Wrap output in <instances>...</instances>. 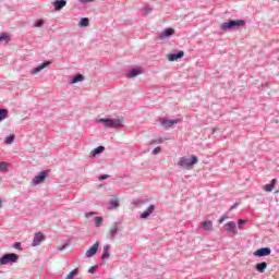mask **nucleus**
<instances>
[{
  "instance_id": "25",
  "label": "nucleus",
  "mask_w": 279,
  "mask_h": 279,
  "mask_svg": "<svg viewBox=\"0 0 279 279\" xmlns=\"http://www.w3.org/2000/svg\"><path fill=\"white\" fill-rule=\"evenodd\" d=\"M89 23H90V20H88V17H83L78 22V27H88Z\"/></svg>"
},
{
  "instance_id": "9",
  "label": "nucleus",
  "mask_w": 279,
  "mask_h": 279,
  "mask_svg": "<svg viewBox=\"0 0 279 279\" xmlns=\"http://www.w3.org/2000/svg\"><path fill=\"white\" fill-rule=\"evenodd\" d=\"M254 256H257L258 258H263V256H269L271 254V248L269 247H262L255 251Z\"/></svg>"
},
{
  "instance_id": "34",
  "label": "nucleus",
  "mask_w": 279,
  "mask_h": 279,
  "mask_svg": "<svg viewBox=\"0 0 279 279\" xmlns=\"http://www.w3.org/2000/svg\"><path fill=\"white\" fill-rule=\"evenodd\" d=\"M160 151H161L160 146H157V147L154 148V150L151 151V154H153V156H156V155L160 154Z\"/></svg>"
},
{
  "instance_id": "10",
  "label": "nucleus",
  "mask_w": 279,
  "mask_h": 279,
  "mask_svg": "<svg viewBox=\"0 0 279 279\" xmlns=\"http://www.w3.org/2000/svg\"><path fill=\"white\" fill-rule=\"evenodd\" d=\"M178 123H180V119H173V120L163 119V120H161V125L166 129L173 128V125H178Z\"/></svg>"
},
{
  "instance_id": "39",
  "label": "nucleus",
  "mask_w": 279,
  "mask_h": 279,
  "mask_svg": "<svg viewBox=\"0 0 279 279\" xmlns=\"http://www.w3.org/2000/svg\"><path fill=\"white\" fill-rule=\"evenodd\" d=\"M80 3H93L95 0H78Z\"/></svg>"
},
{
  "instance_id": "40",
  "label": "nucleus",
  "mask_w": 279,
  "mask_h": 279,
  "mask_svg": "<svg viewBox=\"0 0 279 279\" xmlns=\"http://www.w3.org/2000/svg\"><path fill=\"white\" fill-rule=\"evenodd\" d=\"M109 175L108 174H101L99 177V180H108Z\"/></svg>"
},
{
  "instance_id": "46",
  "label": "nucleus",
  "mask_w": 279,
  "mask_h": 279,
  "mask_svg": "<svg viewBox=\"0 0 279 279\" xmlns=\"http://www.w3.org/2000/svg\"><path fill=\"white\" fill-rule=\"evenodd\" d=\"M215 132H217V130H216V129H213V134H215Z\"/></svg>"
},
{
  "instance_id": "43",
  "label": "nucleus",
  "mask_w": 279,
  "mask_h": 279,
  "mask_svg": "<svg viewBox=\"0 0 279 279\" xmlns=\"http://www.w3.org/2000/svg\"><path fill=\"white\" fill-rule=\"evenodd\" d=\"M270 184H272V186L275 187L276 184H278V179H272Z\"/></svg>"
},
{
  "instance_id": "2",
  "label": "nucleus",
  "mask_w": 279,
  "mask_h": 279,
  "mask_svg": "<svg viewBox=\"0 0 279 279\" xmlns=\"http://www.w3.org/2000/svg\"><path fill=\"white\" fill-rule=\"evenodd\" d=\"M244 25V20H229L221 24L220 29H222V32H230V29H239V27H243Z\"/></svg>"
},
{
  "instance_id": "4",
  "label": "nucleus",
  "mask_w": 279,
  "mask_h": 279,
  "mask_svg": "<svg viewBox=\"0 0 279 279\" xmlns=\"http://www.w3.org/2000/svg\"><path fill=\"white\" fill-rule=\"evenodd\" d=\"M19 263V255L14 253H5L0 257V265H14Z\"/></svg>"
},
{
  "instance_id": "28",
  "label": "nucleus",
  "mask_w": 279,
  "mask_h": 279,
  "mask_svg": "<svg viewBox=\"0 0 279 279\" xmlns=\"http://www.w3.org/2000/svg\"><path fill=\"white\" fill-rule=\"evenodd\" d=\"M14 138H15L14 135L7 136L4 140L5 145H12V143H14Z\"/></svg>"
},
{
  "instance_id": "31",
  "label": "nucleus",
  "mask_w": 279,
  "mask_h": 279,
  "mask_svg": "<svg viewBox=\"0 0 279 279\" xmlns=\"http://www.w3.org/2000/svg\"><path fill=\"white\" fill-rule=\"evenodd\" d=\"M274 184H266L264 186V191H266V193H271V191H274Z\"/></svg>"
},
{
  "instance_id": "45",
  "label": "nucleus",
  "mask_w": 279,
  "mask_h": 279,
  "mask_svg": "<svg viewBox=\"0 0 279 279\" xmlns=\"http://www.w3.org/2000/svg\"><path fill=\"white\" fill-rule=\"evenodd\" d=\"M163 142V140L162 138H159L158 141H157V143H162Z\"/></svg>"
},
{
  "instance_id": "12",
  "label": "nucleus",
  "mask_w": 279,
  "mask_h": 279,
  "mask_svg": "<svg viewBox=\"0 0 279 279\" xmlns=\"http://www.w3.org/2000/svg\"><path fill=\"white\" fill-rule=\"evenodd\" d=\"M117 234H119V222H114L113 226L111 227L109 231V239L111 241H114V236H117Z\"/></svg>"
},
{
  "instance_id": "17",
  "label": "nucleus",
  "mask_w": 279,
  "mask_h": 279,
  "mask_svg": "<svg viewBox=\"0 0 279 279\" xmlns=\"http://www.w3.org/2000/svg\"><path fill=\"white\" fill-rule=\"evenodd\" d=\"M225 230L227 232H234V230H236V222L234 221H229L225 225Z\"/></svg>"
},
{
  "instance_id": "29",
  "label": "nucleus",
  "mask_w": 279,
  "mask_h": 279,
  "mask_svg": "<svg viewBox=\"0 0 279 279\" xmlns=\"http://www.w3.org/2000/svg\"><path fill=\"white\" fill-rule=\"evenodd\" d=\"M95 226L96 228H99L101 226V223H104V217H96L94 219Z\"/></svg>"
},
{
  "instance_id": "44",
  "label": "nucleus",
  "mask_w": 279,
  "mask_h": 279,
  "mask_svg": "<svg viewBox=\"0 0 279 279\" xmlns=\"http://www.w3.org/2000/svg\"><path fill=\"white\" fill-rule=\"evenodd\" d=\"M226 219H228V216H222L219 220V223H221L222 221H226Z\"/></svg>"
},
{
  "instance_id": "15",
  "label": "nucleus",
  "mask_w": 279,
  "mask_h": 279,
  "mask_svg": "<svg viewBox=\"0 0 279 279\" xmlns=\"http://www.w3.org/2000/svg\"><path fill=\"white\" fill-rule=\"evenodd\" d=\"M156 210L155 205H149L148 208L140 215L141 219H147Z\"/></svg>"
},
{
  "instance_id": "18",
  "label": "nucleus",
  "mask_w": 279,
  "mask_h": 279,
  "mask_svg": "<svg viewBox=\"0 0 279 279\" xmlns=\"http://www.w3.org/2000/svg\"><path fill=\"white\" fill-rule=\"evenodd\" d=\"M104 151H106V147H104V146H98V147L94 148V149L90 151V156H93V157L99 156V154H104Z\"/></svg>"
},
{
  "instance_id": "21",
  "label": "nucleus",
  "mask_w": 279,
  "mask_h": 279,
  "mask_svg": "<svg viewBox=\"0 0 279 279\" xmlns=\"http://www.w3.org/2000/svg\"><path fill=\"white\" fill-rule=\"evenodd\" d=\"M201 228H203V230H206V231L213 230V221L207 220L202 222Z\"/></svg>"
},
{
  "instance_id": "38",
  "label": "nucleus",
  "mask_w": 279,
  "mask_h": 279,
  "mask_svg": "<svg viewBox=\"0 0 279 279\" xmlns=\"http://www.w3.org/2000/svg\"><path fill=\"white\" fill-rule=\"evenodd\" d=\"M95 215V211H90V213H86L85 217L86 219H90V217H93Z\"/></svg>"
},
{
  "instance_id": "26",
  "label": "nucleus",
  "mask_w": 279,
  "mask_h": 279,
  "mask_svg": "<svg viewBox=\"0 0 279 279\" xmlns=\"http://www.w3.org/2000/svg\"><path fill=\"white\" fill-rule=\"evenodd\" d=\"M8 169H10V163L5 161H0V171L8 172Z\"/></svg>"
},
{
  "instance_id": "13",
  "label": "nucleus",
  "mask_w": 279,
  "mask_h": 279,
  "mask_svg": "<svg viewBox=\"0 0 279 279\" xmlns=\"http://www.w3.org/2000/svg\"><path fill=\"white\" fill-rule=\"evenodd\" d=\"M182 58H184V51H182V50H180L177 53H171L168 56L169 62H175V60H180Z\"/></svg>"
},
{
  "instance_id": "14",
  "label": "nucleus",
  "mask_w": 279,
  "mask_h": 279,
  "mask_svg": "<svg viewBox=\"0 0 279 279\" xmlns=\"http://www.w3.org/2000/svg\"><path fill=\"white\" fill-rule=\"evenodd\" d=\"M142 74H143L142 68H133L128 72L126 77H137V75H142Z\"/></svg>"
},
{
  "instance_id": "11",
  "label": "nucleus",
  "mask_w": 279,
  "mask_h": 279,
  "mask_svg": "<svg viewBox=\"0 0 279 279\" xmlns=\"http://www.w3.org/2000/svg\"><path fill=\"white\" fill-rule=\"evenodd\" d=\"M97 250H99V242H96L95 244H93V246H90L86 253H85V256L87 258H90L93 256H95V254H97Z\"/></svg>"
},
{
  "instance_id": "27",
  "label": "nucleus",
  "mask_w": 279,
  "mask_h": 279,
  "mask_svg": "<svg viewBox=\"0 0 279 279\" xmlns=\"http://www.w3.org/2000/svg\"><path fill=\"white\" fill-rule=\"evenodd\" d=\"M77 274H80V269H78V268H74V269L65 277V279H74L75 276H77Z\"/></svg>"
},
{
  "instance_id": "8",
  "label": "nucleus",
  "mask_w": 279,
  "mask_h": 279,
  "mask_svg": "<svg viewBox=\"0 0 279 279\" xmlns=\"http://www.w3.org/2000/svg\"><path fill=\"white\" fill-rule=\"evenodd\" d=\"M44 239H45V234H43V232L35 233V236L32 242V246L38 247V245H40L43 243Z\"/></svg>"
},
{
  "instance_id": "22",
  "label": "nucleus",
  "mask_w": 279,
  "mask_h": 279,
  "mask_svg": "<svg viewBox=\"0 0 279 279\" xmlns=\"http://www.w3.org/2000/svg\"><path fill=\"white\" fill-rule=\"evenodd\" d=\"M77 82H84V75L76 74L74 77L70 80V83L77 84Z\"/></svg>"
},
{
  "instance_id": "19",
  "label": "nucleus",
  "mask_w": 279,
  "mask_h": 279,
  "mask_svg": "<svg viewBox=\"0 0 279 279\" xmlns=\"http://www.w3.org/2000/svg\"><path fill=\"white\" fill-rule=\"evenodd\" d=\"M255 269L256 271H259V274H265V269H267V263L262 262L259 264H256Z\"/></svg>"
},
{
  "instance_id": "42",
  "label": "nucleus",
  "mask_w": 279,
  "mask_h": 279,
  "mask_svg": "<svg viewBox=\"0 0 279 279\" xmlns=\"http://www.w3.org/2000/svg\"><path fill=\"white\" fill-rule=\"evenodd\" d=\"M234 208H239V203H234V204L230 207V210H234Z\"/></svg>"
},
{
  "instance_id": "7",
  "label": "nucleus",
  "mask_w": 279,
  "mask_h": 279,
  "mask_svg": "<svg viewBox=\"0 0 279 279\" xmlns=\"http://www.w3.org/2000/svg\"><path fill=\"white\" fill-rule=\"evenodd\" d=\"M175 34V29L173 28H166L163 32H161L158 35L159 40H167V38H170V36H173Z\"/></svg>"
},
{
  "instance_id": "41",
  "label": "nucleus",
  "mask_w": 279,
  "mask_h": 279,
  "mask_svg": "<svg viewBox=\"0 0 279 279\" xmlns=\"http://www.w3.org/2000/svg\"><path fill=\"white\" fill-rule=\"evenodd\" d=\"M96 272H97V270L95 269V267H90L88 269V274H96Z\"/></svg>"
},
{
  "instance_id": "47",
  "label": "nucleus",
  "mask_w": 279,
  "mask_h": 279,
  "mask_svg": "<svg viewBox=\"0 0 279 279\" xmlns=\"http://www.w3.org/2000/svg\"><path fill=\"white\" fill-rule=\"evenodd\" d=\"M278 60H279V57H278Z\"/></svg>"
},
{
  "instance_id": "6",
  "label": "nucleus",
  "mask_w": 279,
  "mask_h": 279,
  "mask_svg": "<svg viewBox=\"0 0 279 279\" xmlns=\"http://www.w3.org/2000/svg\"><path fill=\"white\" fill-rule=\"evenodd\" d=\"M50 64H51V61H44L41 64L31 70V75H38L40 71H43L44 69H47V66H49Z\"/></svg>"
},
{
  "instance_id": "24",
  "label": "nucleus",
  "mask_w": 279,
  "mask_h": 279,
  "mask_svg": "<svg viewBox=\"0 0 279 279\" xmlns=\"http://www.w3.org/2000/svg\"><path fill=\"white\" fill-rule=\"evenodd\" d=\"M114 208H119V199H113L109 202L108 209L114 210Z\"/></svg>"
},
{
  "instance_id": "30",
  "label": "nucleus",
  "mask_w": 279,
  "mask_h": 279,
  "mask_svg": "<svg viewBox=\"0 0 279 279\" xmlns=\"http://www.w3.org/2000/svg\"><path fill=\"white\" fill-rule=\"evenodd\" d=\"M4 40V43H10V36H8L5 33H2L0 35V41Z\"/></svg>"
},
{
  "instance_id": "35",
  "label": "nucleus",
  "mask_w": 279,
  "mask_h": 279,
  "mask_svg": "<svg viewBox=\"0 0 279 279\" xmlns=\"http://www.w3.org/2000/svg\"><path fill=\"white\" fill-rule=\"evenodd\" d=\"M43 25H45V21L43 20H37L35 23V27H43Z\"/></svg>"
},
{
  "instance_id": "37",
  "label": "nucleus",
  "mask_w": 279,
  "mask_h": 279,
  "mask_svg": "<svg viewBox=\"0 0 279 279\" xmlns=\"http://www.w3.org/2000/svg\"><path fill=\"white\" fill-rule=\"evenodd\" d=\"M69 247V243H64L61 246H59V251L62 252V250H66Z\"/></svg>"
},
{
  "instance_id": "33",
  "label": "nucleus",
  "mask_w": 279,
  "mask_h": 279,
  "mask_svg": "<svg viewBox=\"0 0 279 279\" xmlns=\"http://www.w3.org/2000/svg\"><path fill=\"white\" fill-rule=\"evenodd\" d=\"M153 10L154 9L151 7H149V5L144 7L145 14H151Z\"/></svg>"
},
{
  "instance_id": "3",
  "label": "nucleus",
  "mask_w": 279,
  "mask_h": 279,
  "mask_svg": "<svg viewBox=\"0 0 279 279\" xmlns=\"http://www.w3.org/2000/svg\"><path fill=\"white\" fill-rule=\"evenodd\" d=\"M98 123H102L105 128H113V129H119L123 128V118H101L98 120Z\"/></svg>"
},
{
  "instance_id": "20",
  "label": "nucleus",
  "mask_w": 279,
  "mask_h": 279,
  "mask_svg": "<svg viewBox=\"0 0 279 279\" xmlns=\"http://www.w3.org/2000/svg\"><path fill=\"white\" fill-rule=\"evenodd\" d=\"M110 258V245H105L102 248V260Z\"/></svg>"
},
{
  "instance_id": "1",
  "label": "nucleus",
  "mask_w": 279,
  "mask_h": 279,
  "mask_svg": "<svg viewBox=\"0 0 279 279\" xmlns=\"http://www.w3.org/2000/svg\"><path fill=\"white\" fill-rule=\"evenodd\" d=\"M199 162V159L195 155H191L189 157H180L178 161V166L181 167V169H193L195 165Z\"/></svg>"
},
{
  "instance_id": "23",
  "label": "nucleus",
  "mask_w": 279,
  "mask_h": 279,
  "mask_svg": "<svg viewBox=\"0 0 279 279\" xmlns=\"http://www.w3.org/2000/svg\"><path fill=\"white\" fill-rule=\"evenodd\" d=\"M8 114H10V111L8 109L0 108V123L1 121H5V119H8Z\"/></svg>"
},
{
  "instance_id": "16",
  "label": "nucleus",
  "mask_w": 279,
  "mask_h": 279,
  "mask_svg": "<svg viewBox=\"0 0 279 279\" xmlns=\"http://www.w3.org/2000/svg\"><path fill=\"white\" fill-rule=\"evenodd\" d=\"M53 5H54V11L60 12V10L66 7V0H54Z\"/></svg>"
},
{
  "instance_id": "36",
  "label": "nucleus",
  "mask_w": 279,
  "mask_h": 279,
  "mask_svg": "<svg viewBox=\"0 0 279 279\" xmlns=\"http://www.w3.org/2000/svg\"><path fill=\"white\" fill-rule=\"evenodd\" d=\"M13 247H14V250H20V252H22V250H23V247L21 246V243H20V242H15V243L13 244Z\"/></svg>"
},
{
  "instance_id": "32",
  "label": "nucleus",
  "mask_w": 279,
  "mask_h": 279,
  "mask_svg": "<svg viewBox=\"0 0 279 279\" xmlns=\"http://www.w3.org/2000/svg\"><path fill=\"white\" fill-rule=\"evenodd\" d=\"M246 223H247L246 220L240 219V220L238 221V228H239V230H243V226H245Z\"/></svg>"
},
{
  "instance_id": "5",
  "label": "nucleus",
  "mask_w": 279,
  "mask_h": 279,
  "mask_svg": "<svg viewBox=\"0 0 279 279\" xmlns=\"http://www.w3.org/2000/svg\"><path fill=\"white\" fill-rule=\"evenodd\" d=\"M47 175H49V170H43L37 175H35L32 181L33 186H38V184H43V182L47 180Z\"/></svg>"
}]
</instances>
